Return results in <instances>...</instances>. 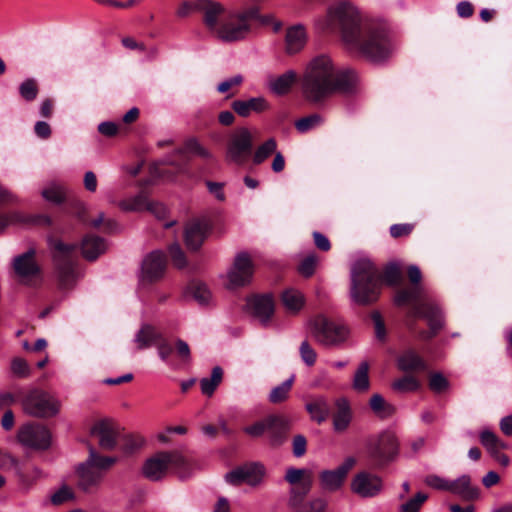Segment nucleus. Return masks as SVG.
Wrapping results in <instances>:
<instances>
[{
  "label": "nucleus",
  "mask_w": 512,
  "mask_h": 512,
  "mask_svg": "<svg viewBox=\"0 0 512 512\" xmlns=\"http://www.w3.org/2000/svg\"><path fill=\"white\" fill-rule=\"evenodd\" d=\"M356 71L345 68L338 69L328 55L312 58L302 76L304 96L312 102H319L333 93L352 94L359 86Z\"/></svg>",
  "instance_id": "nucleus-1"
},
{
  "label": "nucleus",
  "mask_w": 512,
  "mask_h": 512,
  "mask_svg": "<svg viewBox=\"0 0 512 512\" xmlns=\"http://www.w3.org/2000/svg\"><path fill=\"white\" fill-rule=\"evenodd\" d=\"M407 273L413 286L399 290L394 300L398 306L412 304V314L428 321L430 332H421L419 335L421 339L426 340L432 338L442 327V312L438 304L425 297L424 289L419 284L422 278L419 267L410 265L407 268Z\"/></svg>",
  "instance_id": "nucleus-2"
},
{
  "label": "nucleus",
  "mask_w": 512,
  "mask_h": 512,
  "mask_svg": "<svg viewBox=\"0 0 512 512\" xmlns=\"http://www.w3.org/2000/svg\"><path fill=\"white\" fill-rule=\"evenodd\" d=\"M347 47L373 64L387 62L395 53L397 44L386 25L370 23L356 34L355 43Z\"/></svg>",
  "instance_id": "nucleus-3"
},
{
  "label": "nucleus",
  "mask_w": 512,
  "mask_h": 512,
  "mask_svg": "<svg viewBox=\"0 0 512 512\" xmlns=\"http://www.w3.org/2000/svg\"><path fill=\"white\" fill-rule=\"evenodd\" d=\"M315 25L322 31H334L339 28L346 45L355 43L356 34L363 27L359 9L348 0H339L331 4L326 15L315 20Z\"/></svg>",
  "instance_id": "nucleus-4"
},
{
  "label": "nucleus",
  "mask_w": 512,
  "mask_h": 512,
  "mask_svg": "<svg viewBox=\"0 0 512 512\" xmlns=\"http://www.w3.org/2000/svg\"><path fill=\"white\" fill-rule=\"evenodd\" d=\"M350 298L357 305H368L378 299L381 279L368 259H359L351 267Z\"/></svg>",
  "instance_id": "nucleus-5"
},
{
  "label": "nucleus",
  "mask_w": 512,
  "mask_h": 512,
  "mask_svg": "<svg viewBox=\"0 0 512 512\" xmlns=\"http://www.w3.org/2000/svg\"><path fill=\"white\" fill-rule=\"evenodd\" d=\"M88 451L87 459L79 463L75 470L78 477V487L85 492L96 488L101 483L104 472L118 460L116 457L100 455L91 445L88 447Z\"/></svg>",
  "instance_id": "nucleus-6"
},
{
  "label": "nucleus",
  "mask_w": 512,
  "mask_h": 512,
  "mask_svg": "<svg viewBox=\"0 0 512 512\" xmlns=\"http://www.w3.org/2000/svg\"><path fill=\"white\" fill-rule=\"evenodd\" d=\"M308 326L312 337L324 346L338 347L349 337V329L345 325L331 321L324 315L312 318Z\"/></svg>",
  "instance_id": "nucleus-7"
},
{
  "label": "nucleus",
  "mask_w": 512,
  "mask_h": 512,
  "mask_svg": "<svg viewBox=\"0 0 512 512\" xmlns=\"http://www.w3.org/2000/svg\"><path fill=\"white\" fill-rule=\"evenodd\" d=\"M50 248L57 269V276L63 288L71 287L80 277L72 259L75 245L60 240H50Z\"/></svg>",
  "instance_id": "nucleus-8"
},
{
  "label": "nucleus",
  "mask_w": 512,
  "mask_h": 512,
  "mask_svg": "<svg viewBox=\"0 0 512 512\" xmlns=\"http://www.w3.org/2000/svg\"><path fill=\"white\" fill-rule=\"evenodd\" d=\"M188 466L187 459L179 451L159 452L144 463L142 472L147 479L157 481L166 474L169 468L185 472Z\"/></svg>",
  "instance_id": "nucleus-9"
},
{
  "label": "nucleus",
  "mask_w": 512,
  "mask_h": 512,
  "mask_svg": "<svg viewBox=\"0 0 512 512\" xmlns=\"http://www.w3.org/2000/svg\"><path fill=\"white\" fill-rule=\"evenodd\" d=\"M16 439L25 449L34 452L48 451L53 443V436L50 429L35 422H28L18 428Z\"/></svg>",
  "instance_id": "nucleus-10"
},
{
  "label": "nucleus",
  "mask_w": 512,
  "mask_h": 512,
  "mask_svg": "<svg viewBox=\"0 0 512 512\" xmlns=\"http://www.w3.org/2000/svg\"><path fill=\"white\" fill-rule=\"evenodd\" d=\"M23 411L35 418H49L58 414L60 402L42 390L30 391L22 401Z\"/></svg>",
  "instance_id": "nucleus-11"
},
{
  "label": "nucleus",
  "mask_w": 512,
  "mask_h": 512,
  "mask_svg": "<svg viewBox=\"0 0 512 512\" xmlns=\"http://www.w3.org/2000/svg\"><path fill=\"white\" fill-rule=\"evenodd\" d=\"M253 135L245 127L236 129L229 137L226 148V161L236 165L246 163L252 153Z\"/></svg>",
  "instance_id": "nucleus-12"
},
{
  "label": "nucleus",
  "mask_w": 512,
  "mask_h": 512,
  "mask_svg": "<svg viewBox=\"0 0 512 512\" xmlns=\"http://www.w3.org/2000/svg\"><path fill=\"white\" fill-rule=\"evenodd\" d=\"M284 480L291 486L288 504L293 508H297L311 490L312 474L307 469L289 467L286 469Z\"/></svg>",
  "instance_id": "nucleus-13"
},
{
  "label": "nucleus",
  "mask_w": 512,
  "mask_h": 512,
  "mask_svg": "<svg viewBox=\"0 0 512 512\" xmlns=\"http://www.w3.org/2000/svg\"><path fill=\"white\" fill-rule=\"evenodd\" d=\"M265 475V468L260 463H249L239 466L224 476L225 481L233 486L246 483L252 487L262 484Z\"/></svg>",
  "instance_id": "nucleus-14"
},
{
  "label": "nucleus",
  "mask_w": 512,
  "mask_h": 512,
  "mask_svg": "<svg viewBox=\"0 0 512 512\" xmlns=\"http://www.w3.org/2000/svg\"><path fill=\"white\" fill-rule=\"evenodd\" d=\"M382 478L368 471H360L354 475L350 483L352 493L361 498L377 497L383 490Z\"/></svg>",
  "instance_id": "nucleus-15"
},
{
  "label": "nucleus",
  "mask_w": 512,
  "mask_h": 512,
  "mask_svg": "<svg viewBox=\"0 0 512 512\" xmlns=\"http://www.w3.org/2000/svg\"><path fill=\"white\" fill-rule=\"evenodd\" d=\"M356 463L354 457H347L337 468L322 470L319 473L320 488L325 492H336L340 490L345 482L349 471Z\"/></svg>",
  "instance_id": "nucleus-16"
},
{
  "label": "nucleus",
  "mask_w": 512,
  "mask_h": 512,
  "mask_svg": "<svg viewBox=\"0 0 512 512\" xmlns=\"http://www.w3.org/2000/svg\"><path fill=\"white\" fill-rule=\"evenodd\" d=\"M35 254V249L30 248L15 256L12 261L15 274L26 285H31L40 278V267L35 260Z\"/></svg>",
  "instance_id": "nucleus-17"
},
{
  "label": "nucleus",
  "mask_w": 512,
  "mask_h": 512,
  "mask_svg": "<svg viewBox=\"0 0 512 512\" xmlns=\"http://www.w3.org/2000/svg\"><path fill=\"white\" fill-rule=\"evenodd\" d=\"M399 442L393 431L386 430L380 433L370 445V456L378 461H390L398 454Z\"/></svg>",
  "instance_id": "nucleus-18"
},
{
  "label": "nucleus",
  "mask_w": 512,
  "mask_h": 512,
  "mask_svg": "<svg viewBox=\"0 0 512 512\" xmlns=\"http://www.w3.org/2000/svg\"><path fill=\"white\" fill-rule=\"evenodd\" d=\"M253 275V264L246 252L238 253L233 265L227 272L228 285L230 288L241 287L251 281Z\"/></svg>",
  "instance_id": "nucleus-19"
},
{
  "label": "nucleus",
  "mask_w": 512,
  "mask_h": 512,
  "mask_svg": "<svg viewBox=\"0 0 512 512\" xmlns=\"http://www.w3.org/2000/svg\"><path fill=\"white\" fill-rule=\"evenodd\" d=\"M249 27V23L238 14H230L222 21L214 36L223 42L239 41L245 38Z\"/></svg>",
  "instance_id": "nucleus-20"
},
{
  "label": "nucleus",
  "mask_w": 512,
  "mask_h": 512,
  "mask_svg": "<svg viewBox=\"0 0 512 512\" xmlns=\"http://www.w3.org/2000/svg\"><path fill=\"white\" fill-rule=\"evenodd\" d=\"M166 258L161 250H155L145 256L141 265L140 281L152 283L164 275Z\"/></svg>",
  "instance_id": "nucleus-21"
},
{
  "label": "nucleus",
  "mask_w": 512,
  "mask_h": 512,
  "mask_svg": "<svg viewBox=\"0 0 512 512\" xmlns=\"http://www.w3.org/2000/svg\"><path fill=\"white\" fill-rule=\"evenodd\" d=\"M195 9L203 14V22L214 35L222 21L227 17L225 9L219 2L211 0H197Z\"/></svg>",
  "instance_id": "nucleus-22"
},
{
  "label": "nucleus",
  "mask_w": 512,
  "mask_h": 512,
  "mask_svg": "<svg viewBox=\"0 0 512 512\" xmlns=\"http://www.w3.org/2000/svg\"><path fill=\"white\" fill-rule=\"evenodd\" d=\"M210 225L206 219H192L184 228V241L191 251L198 250L208 236Z\"/></svg>",
  "instance_id": "nucleus-23"
},
{
  "label": "nucleus",
  "mask_w": 512,
  "mask_h": 512,
  "mask_svg": "<svg viewBox=\"0 0 512 512\" xmlns=\"http://www.w3.org/2000/svg\"><path fill=\"white\" fill-rule=\"evenodd\" d=\"M91 435L98 439L99 447L102 450H113L117 445L118 430L115 424L109 419L97 421L91 427Z\"/></svg>",
  "instance_id": "nucleus-24"
},
{
  "label": "nucleus",
  "mask_w": 512,
  "mask_h": 512,
  "mask_svg": "<svg viewBox=\"0 0 512 512\" xmlns=\"http://www.w3.org/2000/svg\"><path fill=\"white\" fill-rule=\"evenodd\" d=\"M268 437L272 445H280L291 428L290 419L282 414L268 415Z\"/></svg>",
  "instance_id": "nucleus-25"
},
{
  "label": "nucleus",
  "mask_w": 512,
  "mask_h": 512,
  "mask_svg": "<svg viewBox=\"0 0 512 512\" xmlns=\"http://www.w3.org/2000/svg\"><path fill=\"white\" fill-rule=\"evenodd\" d=\"M253 315L263 324H266L274 313V301L271 295H257L247 303Z\"/></svg>",
  "instance_id": "nucleus-26"
},
{
  "label": "nucleus",
  "mask_w": 512,
  "mask_h": 512,
  "mask_svg": "<svg viewBox=\"0 0 512 512\" xmlns=\"http://www.w3.org/2000/svg\"><path fill=\"white\" fill-rule=\"evenodd\" d=\"M234 112L240 116L247 118L252 113H262L269 109V103L263 96L251 97L246 100H235L231 104Z\"/></svg>",
  "instance_id": "nucleus-27"
},
{
  "label": "nucleus",
  "mask_w": 512,
  "mask_h": 512,
  "mask_svg": "<svg viewBox=\"0 0 512 512\" xmlns=\"http://www.w3.org/2000/svg\"><path fill=\"white\" fill-rule=\"evenodd\" d=\"M396 365L399 370L405 373L427 370L425 360L411 348L405 349L400 353L396 359Z\"/></svg>",
  "instance_id": "nucleus-28"
},
{
  "label": "nucleus",
  "mask_w": 512,
  "mask_h": 512,
  "mask_svg": "<svg viewBox=\"0 0 512 512\" xmlns=\"http://www.w3.org/2000/svg\"><path fill=\"white\" fill-rule=\"evenodd\" d=\"M336 412L333 416V429L338 432H344L348 429L352 421V410L348 400L344 397L335 401Z\"/></svg>",
  "instance_id": "nucleus-29"
},
{
  "label": "nucleus",
  "mask_w": 512,
  "mask_h": 512,
  "mask_svg": "<svg viewBox=\"0 0 512 512\" xmlns=\"http://www.w3.org/2000/svg\"><path fill=\"white\" fill-rule=\"evenodd\" d=\"M304 294L295 288H287L281 293V303L290 315L298 314L305 305Z\"/></svg>",
  "instance_id": "nucleus-30"
},
{
  "label": "nucleus",
  "mask_w": 512,
  "mask_h": 512,
  "mask_svg": "<svg viewBox=\"0 0 512 512\" xmlns=\"http://www.w3.org/2000/svg\"><path fill=\"white\" fill-rule=\"evenodd\" d=\"M449 492L456 494L464 500H474L479 497V490L471 485L470 476L464 474L450 481Z\"/></svg>",
  "instance_id": "nucleus-31"
},
{
  "label": "nucleus",
  "mask_w": 512,
  "mask_h": 512,
  "mask_svg": "<svg viewBox=\"0 0 512 512\" xmlns=\"http://www.w3.org/2000/svg\"><path fill=\"white\" fill-rule=\"evenodd\" d=\"M307 35L301 25H296L287 30L286 33V52L296 54L303 49L306 44Z\"/></svg>",
  "instance_id": "nucleus-32"
},
{
  "label": "nucleus",
  "mask_w": 512,
  "mask_h": 512,
  "mask_svg": "<svg viewBox=\"0 0 512 512\" xmlns=\"http://www.w3.org/2000/svg\"><path fill=\"white\" fill-rule=\"evenodd\" d=\"M107 245L103 238L97 236H87L81 244L82 255L89 261H94L106 251Z\"/></svg>",
  "instance_id": "nucleus-33"
},
{
  "label": "nucleus",
  "mask_w": 512,
  "mask_h": 512,
  "mask_svg": "<svg viewBox=\"0 0 512 512\" xmlns=\"http://www.w3.org/2000/svg\"><path fill=\"white\" fill-rule=\"evenodd\" d=\"M160 339L161 334L155 327L149 324H143L134 336V343L138 350H143L158 343Z\"/></svg>",
  "instance_id": "nucleus-34"
},
{
  "label": "nucleus",
  "mask_w": 512,
  "mask_h": 512,
  "mask_svg": "<svg viewBox=\"0 0 512 512\" xmlns=\"http://www.w3.org/2000/svg\"><path fill=\"white\" fill-rule=\"evenodd\" d=\"M306 410L310 414L312 420L322 423L327 420L331 413V407L328 399L324 396L314 398L310 403L306 404Z\"/></svg>",
  "instance_id": "nucleus-35"
},
{
  "label": "nucleus",
  "mask_w": 512,
  "mask_h": 512,
  "mask_svg": "<svg viewBox=\"0 0 512 512\" xmlns=\"http://www.w3.org/2000/svg\"><path fill=\"white\" fill-rule=\"evenodd\" d=\"M296 78V73L293 70H288L277 77H270L268 80V88L274 94L283 95L289 91L296 81Z\"/></svg>",
  "instance_id": "nucleus-36"
},
{
  "label": "nucleus",
  "mask_w": 512,
  "mask_h": 512,
  "mask_svg": "<svg viewBox=\"0 0 512 512\" xmlns=\"http://www.w3.org/2000/svg\"><path fill=\"white\" fill-rule=\"evenodd\" d=\"M480 443L491 456H496L503 449H507V444L490 429L484 428L479 434Z\"/></svg>",
  "instance_id": "nucleus-37"
},
{
  "label": "nucleus",
  "mask_w": 512,
  "mask_h": 512,
  "mask_svg": "<svg viewBox=\"0 0 512 512\" xmlns=\"http://www.w3.org/2000/svg\"><path fill=\"white\" fill-rule=\"evenodd\" d=\"M295 375L292 374L288 379L273 387L268 395V401L272 404H279L289 398Z\"/></svg>",
  "instance_id": "nucleus-38"
},
{
  "label": "nucleus",
  "mask_w": 512,
  "mask_h": 512,
  "mask_svg": "<svg viewBox=\"0 0 512 512\" xmlns=\"http://www.w3.org/2000/svg\"><path fill=\"white\" fill-rule=\"evenodd\" d=\"M369 406L373 413L381 419L389 418L395 413V407L380 394H373L371 396Z\"/></svg>",
  "instance_id": "nucleus-39"
},
{
  "label": "nucleus",
  "mask_w": 512,
  "mask_h": 512,
  "mask_svg": "<svg viewBox=\"0 0 512 512\" xmlns=\"http://www.w3.org/2000/svg\"><path fill=\"white\" fill-rule=\"evenodd\" d=\"M352 387L355 391L363 393L369 390L370 388V379H369V364L367 361H363L359 364L356 369L353 380Z\"/></svg>",
  "instance_id": "nucleus-40"
},
{
  "label": "nucleus",
  "mask_w": 512,
  "mask_h": 512,
  "mask_svg": "<svg viewBox=\"0 0 512 512\" xmlns=\"http://www.w3.org/2000/svg\"><path fill=\"white\" fill-rule=\"evenodd\" d=\"M31 219L23 215L18 210H12L8 212H0V235L3 234L6 229L12 225L26 224Z\"/></svg>",
  "instance_id": "nucleus-41"
},
{
  "label": "nucleus",
  "mask_w": 512,
  "mask_h": 512,
  "mask_svg": "<svg viewBox=\"0 0 512 512\" xmlns=\"http://www.w3.org/2000/svg\"><path fill=\"white\" fill-rule=\"evenodd\" d=\"M223 377V370L219 366L212 369L210 377H204L200 381L201 391L204 395L211 396L216 390L217 386L221 383Z\"/></svg>",
  "instance_id": "nucleus-42"
},
{
  "label": "nucleus",
  "mask_w": 512,
  "mask_h": 512,
  "mask_svg": "<svg viewBox=\"0 0 512 512\" xmlns=\"http://www.w3.org/2000/svg\"><path fill=\"white\" fill-rule=\"evenodd\" d=\"M147 205L148 200L143 192L118 203L119 208L126 212H139L145 210Z\"/></svg>",
  "instance_id": "nucleus-43"
},
{
  "label": "nucleus",
  "mask_w": 512,
  "mask_h": 512,
  "mask_svg": "<svg viewBox=\"0 0 512 512\" xmlns=\"http://www.w3.org/2000/svg\"><path fill=\"white\" fill-rule=\"evenodd\" d=\"M421 382L413 375H405L392 383L393 390L399 393H409L419 390Z\"/></svg>",
  "instance_id": "nucleus-44"
},
{
  "label": "nucleus",
  "mask_w": 512,
  "mask_h": 512,
  "mask_svg": "<svg viewBox=\"0 0 512 512\" xmlns=\"http://www.w3.org/2000/svg\"><path fill=\"white\" fill-rule=\"evenodd\" d=\"M179 154L189 153L204 159L212 157L211 152L206 149L196 138H189L185 141L183 148L178 150Z\"/></svg>",
  "instance_id": "nucleus-45"
},
{
  "label": "nucleus",
  "mask_w": 512,
  "mask_h": 512,
  "mask_svg": "<svg viewBox=\"0 0 512 512\" xmlns=\"http://www.w3.org/2000/svg\"><path fill=\"white\" fill-rule=\"evenodd\" d=\"M189 292L191 297L199 305H208L212 299V294L206 284L203 283H192L189 286Z\"/></svg>",
  "instance_id": "nucleus-46"
},
{
  "label": "nucleus",
  "mask_w": 512,
  "mask_h": 512,
  "mask_svg": "<svg viewBox=\"0 0 512 512\" xmlns=\"http://www.w3.org/2000/svg\"><path fill=\"white\" fill-rule=\"evenodd\" d=\"M42 197L53 204H61L66 197L65 189L63 186L56 183H51L41 192Z\"/></svg>",
  "instance_id": "nucleus-47"
},
{
  "label": "nucleus",
  "mask_w": 512,
  "mask_h": 512,
  "mask_svg": "<svg viewBox=\"0 0 512 512\" xmlns=\"http://www.w3.org/2000/svg\"><path fill=\"white\" fill-rule=\"evenodd\" d=\"M335 385V381L332 378L331 374L327 369L319 368L317 373L313 377L310 387L315 389H324L328 390L333 388Z\"/></svg>",
  "instance_id": "nucleus-48"
},
{
  "label": "nucleus",
  "mask_w": 512,
  "mask_h": 512,
  "mask_svg": "<svg viewBox=\"0 0 512 512\" xmlns=\"http://www.w3.org/2000/svg\"><path fill=\"white\" fill-rule=\"evenodd\" d=\"M277 143L275 139L270 138L267 141H265L262 145H260L254 155H253V162L256 165L261 164L264 162L270 155L276 153Z\"/></svg>",
  "instance_id": "nucleus-49"
},
{
  "label": "nucleus",
  "mask_w": 512,
  "mask_h": 512,
  "mask_svg": "<svg viewBox=\"0 0 512 512\" xmlns=\"http://www.w3.org/2000/svg\"><path fill=\"white\" fill-rule=\"evenodd\" d=\"M74 499H75V493H74L73 489L66 484H62L50 496V501L55 506H59L64 503L73 501Z\"/></svg>",
  "instance_id": "nucleus-50"
},
{
  "label": "nucleus",
  "mask_w": 512,
  "mask_h": 512,
  "mask_svg": "<svg viewBox=\"0 0 512 512\" xmlns=\"http://www.w3.org/2000/svg\"><path fill=\"white\" fill-rule=\"evenodd\" d=\"M268 428L269 423L267 416L261 420L252 423L251 425L244 427L243 431L252 438H260L265 434L268 435Z\"/></svg>",
  "instance_id": "nucleus-51"
},
{
  "label": "nucleus",
  "mask_w": 512,
  "mask_h": 512,
  "mask_svg": "<svg viewBox=\"0 0 512 512\" xmlns=\"http://www.w3.org/2000/svg\"><path fill=\"white\" fill-rule=\"evenodd\" d=\"M299 354L302 362L308 367L313 366L317 361V352L307 340L301 342Z\"/></svg>",
  "instance_id": "nucleus-52"
},
{
  "label": "nucleus",
  "mask_w": 512,
  "mask_h": 512,
  "mask_svg": "<svg viewBox=\"0 0 512 512\" xmlns=\"http://www.w3.org/2000/svg\"><path fill=\"white\" fill-rule=\"evenodd\" d=\"M321 122L322 118L318 114H313L296 121L295 127L299 132L305 133L318 126Z\"/></svg>",
  "instance_id": "nucleus-53"
},
{
  "label": "nucleus",
  "mask_w": 512,
  "mask_h": 512,
  "mask_svg": "<svg viewBox=\"0 0 512 512\" xmlns=\"http://www.w3.org/2000/svg\"><path fill=\"white\" fill-rule=\"evenodd\" d=\"M449 387L448 380L439 372L431 373L429 377V388L435 393H442Z\"/></svg>",
  "instance_id": "nucleus-54"
},
{
  "label": "nucleus",
  "mask_w": 512,
  "mask_h": 512,
  "mask_svg": "<svg viewBox=\"0 0 512 512\" xmlns=\"http://www.w3.org/2000/svg\"><path fill=\"white\" fill-rule=\"evenodd\" d=\"M427 498L426 494L418 492L415 497L400 506V512H418Z\"/></svg>",
  "instance_id": "nucleus-55"
},
{
  "label": "nucleus",
  "mask_w": 512,
  "mask_h": 512,
  "mask_svg": "<svg viewBox=\"0 0 512 512\" xmlns=\"http://www.w3.org/2000/svg\"><path fill=\"white\" fill-rule=\"evenodd\" d=\"M424 483L436 490L449 491L450 480L436 474H429L424 478Z\"/></svg>",
  "instance_id": "nucleus-56"
},
{
  "label": "nucleus",
  "mask_w": 512,
  "mask_h": 512,
  "mask_svg": "<svg viewBox=\"0 0 512 512\" xmlns=\"http://www.w3.org/2000/svg\"><path fill=\"white\" fill-rule=\"evenodd\" d=\"M20 95L27 101L34 100L38 93V88L34 79H26L19 87Z\"/></svg>",
  "instance_id": "nucleus-57"
},
{
  "label": "nucleus",
  "mask_w": 512,
  "mask_h": 512,
  "mask_svg": "<svg viewBox=\"0 0 512 512\" xmlns=\"http://www.w3.org/2000/svg\"><path fill=\"white\" fill-rule=\"evenodd\" d=\"M169 253L173 264L177 268H183L187 264L186 256L181 249L180 245L175 242L169 247Z\"/></svg>",
  "instance_id": "nucleus-58"
},
{
  "label": "nucleus",
  "mask_w": 512,
  "mask_h": 512,
  "mask_svg": "<svg viewBox=\"0 0 512 512\" xmlns=\"http://www.w3.org/2000/svg\"><path fill=\"white\" fill-rule=\"evenodd\" d=\"M371 319L374 324L375 337L379 341H382V342L385 341L387 332H386L385 323L382 319L381 314L378 311H374L371 314Z\"/></svg>",
  "instance_id": "nucleus-59"
},
{
  "label": "nucleus",
  "mask_w": 512,
  "mask_h": 512,
  "mask_svg": "<svg viewBox=\"0 0 512 512\" xmlns=\"http://www.w3.org/2000/svg\"><path fill=\"white\" fill-rule=\"evenodd\" d=\"M317 257L315 254H309L306 258H304L299 265V272L301 275L305 277H310L316 268Z\"/></svg>",
  "instance_id": "nucleus-60"
},
{
  "label": "nucleus",
  "mask_w": 512,
  "mask_h": 512,
  "mask_svg": "<svg viewBox=\"0 0 512 512\" xmlns=\"http://www.w3.org/2000/svg\"><path fill=\"white\" fill-rule=\"evenodd\" d=\"M384 279L390 285L399 283L401 279L400 266L397 263H390L385 269Z\"/></svg>",
  "instance_id": "nucleus-61"
},
{
  "label": "nucleus",
  "mask_w": 512,
  "mask_h": 512,
  "mask_svg": "<svg viewBox=\"0 0 512 512\" xmlns=\"http://www.w3.org/2000/svg\"><path fill=\"white\" fill-rule=\"evenodd\" d=\"M243 83V76L241 74H236L232 77H229L217 85V91L219 93H226L233 87H238Z\"/></svg>",
  "instance_id": "nucleus-62"
},
{
  "label": "nucleus",
  "mask_w": 512,
  "mask_h": 512,
  "mask_svg": "<svg viewBox=\"0 0 512 512\" xmlns=\"http://www.w3.org/2000/svg\"><path fill=\"white\" fill-rule=\"evenodd\" d=\"M11 369L18 377H27L30 374L28 363L21 358H16L12 361Z\"/></svg>",
  "instance_id": "nucleus-63"
},
{
  "label": "nucleus",
  "mask_w": 512,
  "mask_h": 512,
  "mask_svg": "<svg viewBox=\"0 0 512 512\" xmlns=\"http://www.w3.org/2000/svg\"><path fill=\"white\" fill-rule=\"evenodd\" d=\"M19 197L7 187L0 184V206L19 203Z\"/></svg>",
  "instance_id": "nucleus-64"
}]
</instances>
